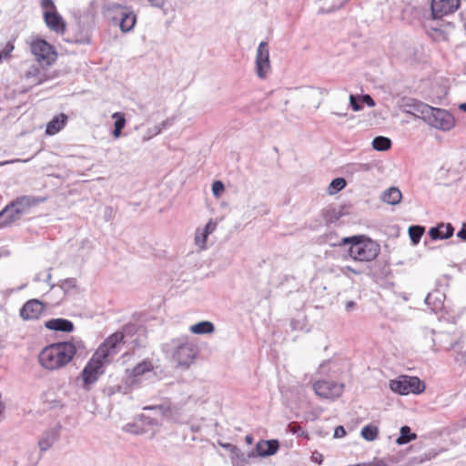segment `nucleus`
Segmentation results:
<instances>
[{"label": "nucleus", "instance_id": "nucleus-1", "mask_svg": "<svg viewBox=\"0 0 466 466\" xmlns=\"http://www.w3.org/2000/svg\"><path fill=\"white\" fill-rule=\"evenodd\" d=\"M125 342L124 333L116 331L99 346L81 372V379L86 390H88L89 386L94 384L104 373L105 365L109 363L110 359L120 350Z\"/></svg>", "mask_w": 466, "mask_h": 466}, {"label": "nucleus", "instance_id": "nucleus-2", "mask_svg": "<svg viewBox=\"0 0 466 466\" xmlns=\"http://www.w3.org/2000/svg\"><path fill=\"white\" fill-rule=\"evenodd\" d=\"M77 345L73 341L53 343L44 348L38 356L40 365L48 370L66 366L76 353Z\"/></svg>", "mask_w": 466, "mask_h": 466}, {"label": "nucleus", "instance_id": "nucleus-3", "mask_svg": "<svg viewBox=\"0 0 466 466\" xmlns=\"http://www.w3.org/2000/svg\"><path fill=\"white\" fill-rule=\"evenodd\" d=\"M348 244L349 255L355 261H371L377 258L380 249L377 242L361 235L343 238L340 245Z\"/></svg>", "mask_w": 466, "mask_h": 466}, {"label": "nucleus", "instance_id": "nucleus-4", "mask_svg": "<svg viewBox=\"0 0 466 466\" xmlns=\"http://www.w3.org/2000/svg\"><path fill=\"white\" fill-rule=\"evenodd\" d=\"M423 121L430 127L441 131H450L455 126V119L450 112L431 106Z\"/></svg>", "mask_w": 466, "mask_h": 466}, {"label": "nucleus", "instance_id": "nucleus-5", "mask_svg": "<svg viewBox=\"0 0 466 466\" xmlns=\"http://www.w3.org/2000/svg\"><path fill=\"white\" fill-rule=\"evenodd\" d=\"M197 356V347L187 339L173 341V360L178 366L188 368Z\"/></svg>", "mask_w": 466, "mask_h": 466}, {"label": "nucleus", "instance_id": "nucleus-6", "mask_svg": "<svg viewBox=\"0 0 466 466\" xmlns=\"http://www.w3.org/2000/svg\"><path fill=\"white\" fill-rule=\"evenodd\" d=\"M40 6L43 10V18L46 26L56 34L63 35L66 32V24L57 12L53 0H41Z\"/></svg>", "mask_w": 466, "mask_h": 466}, {"label": "nucleus", "instance_id": "nucleus-7", "mask_svg": "<svg viewBox=\"0 0 466 466\" xmlns=\"http://www.w3.org/2000/svg\"><path fill=\"white\" fill-rule=\"evenodd\" d=\"M392 391L400 395L419 394L425 389L424 383L417 377L400 376L390 382Z\"/></svg>", "mask_w": 466, "mask_h": 466}, {"label": "nucleus", "instance_id": "nucleus-8", "mask_svg": "<svg viewBox=\"0 0 466 466\" xmlns=\"http://www.w3.org/2000/svg\"><path fill=\"white\" fill-rule=\"evenodd\" d=\"M30 49L35 60L41 65L50 66L57 57L54 46L44 39H33L30 43Z\"/></svg>", "mask_w": 466, "mask_h": 466}, {"label": "nucleus", "instance_id": "nucleus-9", "mask_svg": "<svg viewBox=\"0 0 466 466\" xmlns=\"http://www.w3.org/2000/svg\"><path fill=\"white\" fill-rule=\"evenodd\" d=\"M344 385L331 380H318L313 385L315 393L323 399L334 400L343 392Z\"/></svg>", "mask_w": 466, "mask_h": 466}, {"label": "nucleus", "instance_id": "nucleus-10", "mask_svg": "<svg viewBox=\"0 0 466 466\" xmlns=\"http://www.w3.org/2000/svg\"><path fill=\"white\" fill-rule=\"evenodd\" d=\"M399 108L406 114L424 119L429 105L411 97H402L398 102Z\"/></svg>", "mask_w": 466, "mask_h": 466}, {"label": "nucleus", "instance_id": "nucleus-11", "mask_svg": "<svg viewBox=\"0 0 466 466\" xmlns=\"http://www.w3.org/2000/svg\"><path fill=\"white\" fill-rule=\"evenodd\" d=\"M269 48L267 42H260L256 52V73L259 78H265L270 71Z\"/></svg>", "mask_w": 466, "mask_h": 466}, {"label": "nucleus", "instance_id": "nucleus-12", "mask_svg": "<svg viewBox=\"0 0 466 466\" xmlns=\"http://www.w3.org/2000/svg\"><path fill=\"white\" fill-rule=\"evenodd\" d=\"M460 6V0H432L431 22L441 19L443 16L455 12Z\"/></svg>", "mask_w": 466, "mask_h": 466}, {"label": "nucleus", "instance_id": "nucleus-13", "mask_svg": "<svg viewBox=\"0 0 466 466\" xmlns=\"http://www.w3.org/2000/svg\"><path fill=\"white\" fill-rule=\"evenodd\" d=\"M109 9H116L119 11V14L121 15L119 26L122 32H129L134 28L137 17L132 11H129L127 7L119 5H112L109 6Z\"/></svg>", "mask_w": 466, "mask_h": 466}, {"label": "nucleus", "instance_id": "nucleus-14", "mask_svg": "<svg viewBox=\"0 0 466 466\" xmlns=\"http://www.w3.org/2000/svg\"><path fill=\"white\" fill-rule=\"evenodd\" d=\"M217 227L218 221L210 219L203 228H198L194 238L196 246L200 249H205L208 236L216 230Z\"/></svg>", "mask_w": 466, "mask_h": 466}, {"label": "nucleus", "instance_id": "nucleus-15", "mask_svg": "<svg viewBox=\"0 0 466 466\" xmlns=\"http://www.w3.org/2000/svg\"><path fill=\"white\" fill-rule=\"evenodd\" d=\"M44 310V305L37 299L28 300L21 309L20 316L25 320L37 319Z\"/></svg>", "mask_w": 466, "mask_h": 466}, {"label": "nucleus", "instance_id": "nucleus-16", "mask_svg": "<svg viewBox=\"0 0 466 466\" xmlns=\"http://www.w3.org/2000/svg\"><path fill=\"white\" fill-rule=\"evenodd\" d=\"M145 410H154L156 412L155 417H149L142 414L140 420L147 425L157 426L159 423V417H167L170 414V409L167 406H147L144 408Z\"/></svg>", "mask_w": 466, "mask_h": 466}, {"label": "nucleus", "instance_id": "nucleus-17", "mask_svg": "<svg viewBox=\"0 0 466 466\" xmlns=\"http://www.w3.org/2000/svg\"><path fill=\"white\" fill-rule=\"evenodd\" d=\"M44 200V198L32 196H22L12 201V203L14 204V207L16 208L15 213L23 216L28 213L32 207L43 202Z\"/></svg>", "mask_w": 466, "mask_h": 466}, {"label": "nucleus", "instance_id": "nucleus-18", "mask_svg": "<svg viewBox=\"0 0 466 466\" xmlns=\"http://www.w3.org/2000/svg\"><path fill=\"white\" fill-rule=\"evenodd\" d=\"M444 293L440 290H433L425 298V304L432 312L438 313L444 309Z\"/></svg>", "mask_w": 466, "mask_h": 466}, {"label": "nucleus", "instance_id": "nucleus-19", "mask_svg": "<svg viewBox=\"0 0 466 466\" xmlns=\"http://www.w3.org/2000/svg\"><path fill=\"white\" fill-rule=\"evenodd\" d=\"M154 366L153 363L148 360H144L131 370H127V375L128 379H132V382L137 381L140 378L152 371Z\"/></svg>", "mask_w": 466, "mask_h": 466}, {"label": "nucleus", "instance_id": "nucleus-20", "mask_svg": "<svg viewBox=\"0 0 466 466\" xmlns=\"http://www.w3.org/2000/svg\"><path fill=\"white\" fill-rule=\"evenodd\" d=\"M454 228L451 226V224L447 223H441L437 225L436 227H433L430 229L429 235L430 237L436 240V239H446L451 238L453 235Z\"/></svg>", "mask_w": 466, "mask_h": 466}, {"label": "nucleus", "instance_id": "nucleus-21", "mask_svg": "<svg viewBox=\"0 0 466 466\" xmlns=\"http://www.w3.org/2000/svg\"><path fill=\"white\" fill-rule=\"evenodd\" d=\"M279 447V441L276 440L260 441L256 445V451L258 456L266 457L275 454Z\"/></svg>", "mask_w": 466, "mask_h": 466}, {"label": "nucleus", "instance_id": "nucleus-22", "mask_svg": "<svg viewBox=\"0 0 466 466\" xmlns=\"http://www.w3.org/2000/svg\"><path fill=\"white\" fill-rule=\"evenodd\" d=\"M16 208L11 202L0 211V228L8 226L18 220L22 216L15 213Z\"/></svg>", "mask_w": 466, "mask_h": 466}, {"label": "nucleus", "instance_id": "nucleus-23", "mask_svg": "<svg viewBox=\"0 0 466 466\" xmlns=\"http://www.w3.org/2000/svg\"><path fill=\"white\" fill-rule=\"evenodd\" d=\"M67 122V116L61 113L56 116L46 125V134L48 136H54L64 128Z\"/></svg>", "mask_w": 466, "mask_h": 466}, {"label": "nucleus", "instance_id": "nucleus-24", "mask_svg": "<svg viewBox=\"0 0 466 466\" xmlns=\"http://www.w3.org/2000/svg\"><path fill=\"white\" fill-rule=\"evenodd\" d=\"M46 328L51 330L70 332L74 329V325L66 319H52L46 322Z\"/></svg>", "mask_w": 466, "mask_h": 466}, {"label": "nucleus", "instance_id": "nucleus-25", "mask_svg": "<svg viewBox=\"0 0 466 466\" xmlns=\"http://www.w3.org/2000/svg\"><path fill=\"white\" fill-rule=\"evenodd\" d=\"M402 194L398 187H390L380 197L381 201L390 205H397L400 202Z\"/></svg>", "mask_w": 466, "mask_h": 466}, {"label": "nucleus", "instance_id": "nucleus-26", "mask_svg": "<svg viewBox=\"0 0 466 466\" xmlns=\"http://www.w3.org/2000/svg\"><path fill=\"white\" fill-rule=\"evenodd\" d=\"M57 437V432L55 430H48L45 431L38 441V447L42 452L46 451L54 444Z\"/></svg>", "mask_w": 466, "mask_h": 466}, {"label": "nucleus", "instance_id": "nucleus-27", "mask_svg": "<svg viewBox=\"0 0 466 466\" xmlns=\"http://www.w3.org/2000/svg\"><path fill=\"white\" fill-rule=\"evenodd\" d=\"M189 330L193 334L204 335L212 333L215 330V327L212 322L204 320L191 325Z\"/></svg>", "mask_w": 466, "mask_h": 466}, {"label": "nucleus", "instance_id": "nucleus-28", "mask_svg": "<svg viewBox=\"0 0 466 466\" xmlns=\"http://www.w3.org/2000/svg\"><path fill=\"white\" fill-rule=\"evenodd\" d=\"M112 118L115 120L114 129L112 131V136L115 138H118L122 135V130L126 126V117L125 115L121 112H116L112 115Z\"/></svg>", "mask_w": 466, "mask_h": 466}, {"label": "nucleus", "instance_id": "nucleus-29", "mask_svg": "<svg viewBox=\"0 0 466 466\" xmlns=\"http://www.w3.org/2000/svg\"><path fill=\"white\" fill-rule=\"evenodd\" d=\"M416 438L417 435L411 432L409 426H402L400 430V437L397 439L396 442L399 445H404L413 440H416Z\"/></svg>", "mask_w": 466, "mask_h": 466}, {"label": "nucleus", "instance_id": "nucleus-30", "mask_svg": "<svg viewBox=\"0 0 466 466\" xmlns=\"http://www.w3.org/2000/svg\"><path fill=\"white\" fill-rule=\"evenodd\" d=\"M360 435L368 441H375L379 435V429L374 425H366L361 429Z\"/></svg>", "mask_w": 466, "mask_h": 466}, {"label": "nucleus", "instance_id": "nucleus-31", "mask_svg": "<svg viewBox=\"0 0 466 466\" xmlns=\"http://www.w3.org/2000/svg\"><path fill=\"white\" fill-rule=\"evenodd\" d=\"M391 146V141L390 138L386 137H376L372 140V147L377 151H385L388 150Z\"/></svg>", "mask_w": 466, "mask_h": 466}, {"label": "nucleus", "instance_id": "nucleus-32", "mask_svg": "<svg viewBox=\"0 0 466 466\" xmlns=\"http://www.w3.org/2000/svg\"><path fill=\"white\" fill-rule=\"evenodd\" d=\"M408 231L410 241L413 245H417L425 231V228L422 226H410Z\"/></svg>", "mask_w": 466, "mask_h": 466}, {"label": "nucleus", "instance_id": "nucleus-33", "mask_svg": "<svg viewBox=\"0 0 466 466\" xmlns=\"http://www.w3.org/2000/svg\"><path fill=\"white\" fill-rule=\"evenodd\" d=\"M346 185H347V183L344 178L338 177V178L333 179L329 183L327 191L329 195H334V194L339 192L340 190H342L346 187Z\"/></svg>", "mask_w": 466, "mask_h": 466}, {"label": "nucleus", "instance_id": "nucleus-34", "mask_svg": "<svg viewBox=\"0 0 466 466\" xmlns=\"http://www.w3.org/2000/svg\"><path fill=\"white\" fill-rule=\"evenodd\" d=\"M123 430L126 432L135 434V435H140V434L145 433L144 429L139 427L137 423H127L124 426Z\"/></svg>", "mask_w": 466, "mask_h": 466}, {"label": "nucleus", "instance_id": "nucleus-35", "mask_svg": "<svg viewBox=\"0 0 466 466\" xmlns=\"http://www.w3.org/2000/svg\"><path fill=\"white\" fill-rule=\"evenodd\" d=\"M160 133H161V127L156 125L153 127H150L147 130V132L143 136L142 139H143V141H148L149 139L157 136Z\"/></svg>", "mask_w": 466, "mask_h": 466}, {"label": "nucleus", "instance_id": "nucleus-36", "mask_svg": "<svg viewBox=\"0 0 466 466\" xmlns=\"http://www.w3.org/2000/svg\"><path fill=\"white\" fill-rule=\"evenodd\" d=\"M224 190H225V187L221 181L217 180V181L213 182L212 193L215 198H219L221 196V194L224 192Z\"/></svg>", "mask_w": 466, "mask_h": 466}, {"label": "nucleus", "instance_id": "nucleus-37", "mask_svg": "<svg viewBox=\"0 0 466 466\" xmlns=\"http://www.w3.org/2000/svg\"><path fill=\"white\" fill-rule=\"evenodd\" d=\"M15 46L12 42H8L3 50H0V62L3 60V58L7 57L10 56V54L13 52Z\"/></svg>", "mask_w": 466, "mask_h": 466}, {"label": "nucleus", "instance_id": "nucleus-38", "mask_svg": "<svg viewBox=\"0 0 466 466\" xmlns=\"http://www.w3.org/2000/svg\"><path fill=\"white\" fill-rule=\"evenodd\" d=\"M359 97L354 95L350 96V105L352 109L356 112L360 111L362 109L361 104L359 102Z\"/></svg>", "mask_w": 466, "mask_h": 466}, {"label": "nucleus", "instance_id": "nucleus-39", "mask_svg": "<svg viewBox=\"0 0 466 466\" xmlns=\"http://www.w3.org/2000/svg\"><path fill=\"white\" fill-rule=\"evenodd\" d=\"M360 101L365 103L368 106L373 107L375 106V102L370 95H363L359 96Z\"/></svg>", "mask_w": 466, "mask_h": 466}, {"label": "nucleus", "instance_id": "nucleus-40", "mask_svg": "<svg viewBox=\"0 0 466 466\" xmlns=\"http://www.w3.org/2000/svg\"><path fill=\"white\" fill-rule=\"evenodd\" d=\"M311 461L318 464H321L323 461V455L318 451H315L312 452Z\"/></svg>", "mask_w": 466, "mask_h": 466}, {"label": "nucleus", "instance_id": "nucleus-41", "mask_svg": "<svg viewBox=\"0 0 466 466\" xmlns=\"http://www.w3.org/2000/svg\"><path fill=\"white\" fill-rule=\"evenodd\" d=\"M346 435V431L343 426H338L334 431V438H342Z\"/></svg>", "mask_w": 466, "mask_h": 466}, {"label": "nucleus", "instance_id": "nucleus-42", "mask_svg": "<svg viewBox=\"0 0 466 466\" xmlns=\"http://www.w3.org/2000/svg\"><path fill=\"white\" fill-rule=\"evenodd\" d=\"M457 237L462 240H466V225L465 224L457 233Z\"/></svg>", "mask_w": 466, "mask_h": 466}, {"label": "nucleus", "instance_id": "nucleus-43", "mask_svg": "<svg viewBox=\"0 0 466 466\" xmlns=\"http://www.w3.org/2000/svg\"><path fill=\"white\" fill-rule=\"evenodd\" d=\"M151 5L156 7H162L164 5V0H148Z\"/></svg>", "mask_w": 466, "mask_h": 466}, {"label": "nucleus", "instance_id": "nucleus-44", "mask_svg": "<svg viewBox=\"0 0 466 466\" xmlns=\"http://www.w3.org/2000/svg\"><path fill=\"white\" fill-rule=\"evenodd\" d=\"M38 73V69L35 68V67H33L31 68L27 73H26V77L27 78H30L32 76H35L36 74Z\"/></svg>", "mask_w": 466, "mask_h": 466}, {"label": "nucleus", "instance_id": "nucleus-45", "mask_svg": "<svg viewBox=\"0 0 466 466\" xmlns=\"http://www.w3.org/2000/svg\"><path fill=\"white\" fill-rule=\"evenodd\" d=\"M172 124H173L172 119H167V120L163 121L159 126L161 127V130H162L163 128H167V127H170Z\"/></svg>", "mask_w": 466, "mask_h": 466}, {"label": "nucleus", "instance_id": "nucleus-46", "mask_svg": "<svg viewBox=\"0 0 466 466\" xmlns=\"http://www.w3.org/2000/svg\"><path fill=\"white\" fill-rule=\"evenodd\" d=\"M366 466H387V465L383 461L379 460V461H374Z\"/></svg>", "mask_w": 466, "mask_h": 466}, {"label": "nucleus", "instance_id": "nucleus-47", "mask_svg": "<svg viewBox=\"0 0 466 466\" xmlns=\"http://www.w3.org/2000/svg\"><path fill=\"white\" fill-rule=\"evenodd\" d=\"M223 447L227 448V449H229V451L232 452V453H237L238 451V449L236 447V446H233L229 443L228 444H224Z\"/></svg>", "mask_w": 466, "mask_h": 466}, {"label": "nucleus", "instance_id": "nucleus-48", "mask_svg": "<svg viewBox=\"0 0 466 466\" xmlns=\"http://www.w3.org/2000/svg\"><path fill=\"white\" fill-rule=\"evenodd\" d=\"M368 169H369V165L368 164H360L357 167L358 171H364V170H368Z\"/></svg>", "mask_w": 466, "mask_h": 466}, {"label": "nucleus", "instance_id": "nucleus-49", "mask_svg": "<svg viewBox=\"0 0 466 466\" xmlns=\"http://www.w3.org/2000/svg\"><path fill=\"white\" fill-rule=\"evenodd\" d=\"M355 306V303L353 301H348L346 304V310L350 311Z\"/></svg>", "mask_w": 466, "mask_h": 466}, {"label": "nucleus", "instance_id": "nucleus-50", "mask_svg": "<svg viewBox=\"0 0 466 466\" xmlns=\"http://www.w3.org/2000/svg\"><path fill=\"white\" fill-rule=\"evenodd\" d=\"M459 108L464 112H466V103H461L459 105Z\"/></svg>", "mask_w": 466, "mask_h": 466}, {"label": "nucleus", "instance_id": "nucleus-51", "mask_svg": "<svg viewBox=\"0 0 466 466\" xmlns=\"http://www.w3.org/2000/svg\"><path fill=\"white\" fill-rule=\"evenodd\" d=\"M252 441H253V438H252L250 435H247V436H246V441H247L248 444H251V443H252Z\"/></svg>", "mask_w": 466, "mask_h": 466}, {"label": "nucleus", "instance_id": "nucleus-52", "mask_svg": "<svg viewBox=\"0 0 466 466\" xmlns=\"http://www.w3.org/2000/svg\"><path fill=\"white\" fill-rule=\"evenodd\" d=\"M51 279V274L50 272H46V279H44L45 281H49Z\"/></svg>", "mask_w": 466, "mask_h": 466}, {"label": "nucleus", "instance_id": "nucleus-53", "mask_svg": "<svg viewBox=\"0 0 466 466\" xmlns=\"http://www.w3.org/2000/svg\"><path fill=\"white\" fill-rule=\"evenodd\" d=\"M429 26H430V28H431L432 30H435V31H438V30H439V28L437 27V25H430Z\"/></svg>", "mask_w": 466, "mask_h": 466}, {"label": "nucleus", "instance_id": "nucleus-54", "mask_svg": "<svg viewBox=\"0 0 466 466\" xmlns=\"http://www.w3.org/2000/svg\"><path fill=\"white\" fill-rule=\"evenodd\" d=\"M334 114L337 115L338 116H340V117H343V116H347V113H334Z\"/></svg>", "mask_w": 466, "mask_h": 466}, {"label": "nucleus", "instance_id": "nucleus-55", "mask_svg": "<svg viewBox=\"0 0 466 466\" xmlns=\"http://www.w3.org/2000/svg\"><path fill=\"white\" fill-rule=\"evenodd\" d=\"M346 268H347L348 270L352 271V272H353V273H355V274H359V272H358V271H356V270L352 269V268H350V267H349V266H348V267H346Z\"/></svg>", "mask_w": 466, "mask_h": 466}, {"label": "nucleus", "instance_id": "nucleus-56", "mask_svg": "<svg viewBox=\"0 0 466 466\" xmlns=\"http://www.w3.org/2000/svg\"><path fill=\"white\" fill-rule=\"evenodd\" d=\"M35 279H36V280H40V279H41L40 276H39V275H37V276L35 277Z\"/></svg>", "mask_w": 466, "mask_h": 466}, {"label": "nucleus", "instance_id": "nucleus-57", "mask_svg": "<svg viewBox=\"0 0 466 466\" xmlns=\"http://www.w3.org/2000/svg\"><path fill=\"white\" fill-rule=\"evenodd\" d=\"M8 162H0V166H3V165H5L7 164Z\"/></svg>", "mask_w": 466, "mask_h": 466}, {"label": "nucleus", "instance_id": "nucleus-58", "mask_svg": "<svg viewBox=\"0 0 466 466\" xmlns=\"http://www.w3.org/2000/svg\"><path fill=\"white\" fill-rule=\"evenodd\" d=\"M36 83H37V84H41V83H42V80H41V79H39V80H37V82H36Z\"/></svg>", "mask_w": 466, "mask_h": 466}, {"label": "nucleus", "instance_id": "nucleus-59", "mask_svg": "<svg viewBox=\"0 0 466 466\" xmlns=\"http://www.w3.org/2000/svg\"><path fill=\"white\" fill-rule=\"evenodd\" d=\"M20 160L19 159H16V160H13L12 162H19Z\"/></svg>", "mask_w": 466, "mask_h": 466}]
</instances>
